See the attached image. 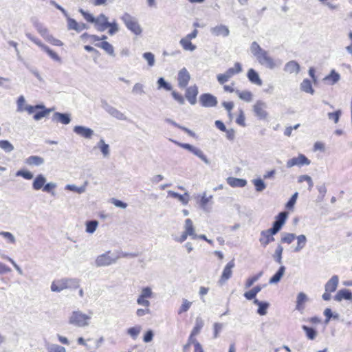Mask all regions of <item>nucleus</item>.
Listing matches in <instances>:
<instances>
[{"mask_svg": "<svg viewBox=\"0 0 352 352\" xmlns=\"http://www.w3.org/2000/svg\"><path fill=\"white\" fill-rule=\"evenodd\" d=\"M250 52L258 63L267 69H274L282 65L281 60L273 58L269 52L263 50L256 41L252 43Z\"/></svg>", "mask_w": 352, "mask_h": 352, "instance_id": "1", "label": "nucleus"}, {"mask_svg": "<svg viewBox=\"0 0 352 352\" xmlns=\"http://www.w3.org/2000/svg\"><path fill=\"white\" fill-rule=\"evenodd\" d=\"M129 255L135 256V254L122 252L120 254L111 253V251L98 255L95 260V265L96 267H106L113 265L121 257H126Z\"/></svg>", "mask_w": 352, "mask_h": 352, "instance_id": "2", "label": "nucleus"}, {"mask_svg": "<svg viewBox=\"0 0 352 352\" xmlns=\"http://www.w3.org/2000/svg\"><path fill=\"white\" fill-rule=\"evenodd\" d=\"M79 286V279L65 278L54 280L51 285V290L54 292H60L66 289H76Z\"/></svg>", "mask_w": 352, "mask_h": 352, "instance_id": "3", "label": "nucleus"}, {"mask_svg": "<svg viewBox=\"0 0 352 352\" xmlns=\"http://www.w3.org/2000/svg\"><path fill=\"white\" fill-rule=\"evenodd\" d=\"M90 315L85 314L81 311L77 310L72 312L69 317L68 322L70 324L78 327H85L89 325V320L91 318L92 312Z\"/></svg>", "mask_w": 352, "mask_h": 352, "instance_id": "4", "label": "nucleus"}, {"mask_svg": "<svg viewBox=\"0 0 352 352\" xmlns=\"http://www.w3.org/2000/svg\"><path fill=\"white\" fill-rule=\"evenodd\" d=\"M121 20L124 22L126 27L135 35H140L142 33V28L134 16H132L129 13H124L121 16Z\"/></svg>", "mask_w": 352, "mask_h": 352, "instance_id": "5", "label": "nucleus"}, {"mask_svg": "<svg viewBox=\"0 0 352 352\" xmlns=\"http://www.w3.org/2000/svg\"><path fill=\"white\" fill-rule=\"evenodd\" d=\"M170 140L171 142H173V143H175L176 145H177L184 149H186V150L189 151L190 152H191L192 153H193L195 155H196L200 160H201L206 164H207V165L210 164V162L209 160L208 159L206 155L204 153V152L200 148H197L190 144L181 143V142H177L172 139H170Z\"/></svg>", "mask_w": 352, "mask_h": 352, "instance_id": "6", "label": "nucleus"}, {"mask_svg": "<svg viewBox=\"0 0 352 352\" xmlns=\"http://www.w3.org/2000/svg\"><path fill=\"white\" fill-rule=\"evenodd\" d=\"M267 103L261 100L256 101L253 105V111L255 116L260 120H265L268 117V112L266 111Z\"/></svg>", "mask_w": 352, "mask_h": 352, "instance_id": "7", "label": "nucleus"}, {"mask_svg": "<svg viewBox=\"0 0 352 352\" xmlns=\"http://www.w3.org/2000/svg\"><path fill=\"white\" fill-rule=\"evenodd\" d=\"M102 108L112 117L120 120H126V117L125 115L122 113L120 111L115 108L114 107L110 105L107 102H102Z\"/></svg>", "mask_w": 352, "mask_h": 352, "instance_id": "8", "label": "nucleus"}, {"mask_svg": "<svg viewBox=\"0 0 352 352\" xmlns=\"http://www.w3.org/2000/svg\"><path fill=\"white\" fill-rule=\"evenodd\" d=\"M311 161L303 154H299L298 157H293L287 162V167L292 168L294 166H302L304 165H309Z\"/></svg>", "mask_w": 352, "mask_h": 352, "instance_id": "9", "label": "nucleus"}, {"mask_svg": "<svg viewBox=\"0 0 352 352\" xmlns=\"http://www.w3.org/2000/svg\"><path fill=\"white\" fill-rule=\"evenodd\" d=\"M73 131L78 136L85 139H91L94 135V130L81 125L75 126L73 129Z\"/></svg>", "mask_w": 352, "mask_h": 352, "instance_id": "10", "label": "nucleus"}, {"mask_svg": "<svg viewBox=\"0 0 352 352\" xmlns=\"http://www.w3.org/2000/svg\"><path fill=\"white\" fill-rule=\"evenodd\" d=\"M234 266L235 263L234 260H232L227 263L219 280V283L220 285L224 284L228 279L231 278L232 274V269L234 267Z\"/></svg>", "mask_w": 352, "mask_h": 352, "instance_id": "11", "label": "nucleus"}, {"mask_svg": "<svg viewBox=\"0 0 352 352\" xmlns=\"http://www.w3.org/2000/svg\"><path fill=\"white\" fill-rule=\"evenodd\" d=\"M199 102L204 107H213L217 104V99L210 94H204L199 97Z\"/></svg>", "mask_w": 352, "mask_h": 352, "instance_id": "12", "label": "nucleus"}, {"mask_svg": "<svg viewBox=\"0 0 352 352\" xmlns=\"http://www.w3.org/2000/svg\"><path fill=\"white\" fill-rule=\"evenodd\" d=\"M190 79V75L186 68L184 67L181 70L179 71L177 81L178 86L180 88H185L188 85L189 80Z\"/></svg>", "mask_w": 352, "mask_h": 352, "instance_id": "13", "label": "nucleus"}, {"mask_svg": "<svg viewBox=\"0 0 352 352\" xmlns=\"http://www.w3.org/2000/svg\"><path fill=\"white\" fill-rule=\"evenodd\" d=\"M94 23L96 28L99 32H104L107 29V25H109L108 18L104 14H100L95 18Z\"/></svg>", "mask_w": 352, "mask_h": 352, "instance_id": "14", "label": "nucleus"}, {"mask_svg": "<svg viewBox=\"0 0 352 352\" xmlns=\"http://www.w3.org/2000/svg\"><path fill=\"white\" fill-rule=\"evenodd\" d=\"M210 32L214 36L227 37L230 34L228 27L223 24L211 28Z\"/></svg>", "mask_w": 352, "mask_h": 352, "instance_id": "15", "label": "nucleus"}, {"mask_svg": "<svg viewBox=\"0 0 352 352\" xmlns=\"http://www.w3.org/2000/svg\"><path fill=\"white\" fill-rule=\"evenodd\" d=\"M198 94V88L196 85L190 86L186 90V98L191 104H195L197 102V96Z\"/></svg>", "mask_w": 352, "mask_h": 352, "instance_id": "16", "label": "nucleus"}, {"mask_svg": "<svg viewBox=\"0 0 352 352\" xmlns=\"http://www.w3.org/2000/svg\"><path fill=\"white\" fill-rule=\"evenodd\" d=\"M283 70L288 74H298L300 70V65L295 60L287 62L284 67Z\"/></svg>", "mask_w": 352, "mask_h": 352, "instance_id": "17", "label": "nucleus"}, {"mask_svg": "<svg viewBox=\"0 0 352 352\" xmlns=\"http://www.w3.org/2000/svg\"><path fill=\"white\" fill-rule=\"evenodd\" d=\"M334 300L337 302L342 300H352V293L346 289H340L335 295Z\"/></svg>", "mask_w": 352, "mask_h": 352, "instance_id": "18", "label": "nucleus"}, {"mask_svg": "<svg viewBox=\"0 0 352 352\" xmlns=\"http://www.w3.org/2000/svg\"><path fill=\"white\" fill-rule=\"evenodd\" d=\"M52 120L64 124H68L71 122V116L69 113L56 112L53 114Z\"/></svg>", "mask_w": 352, "mask_h": 352, "instance_id": "19", "label": "nucleus"}, {"mask_svg": "<svg viewBox=\"0 0 352 352\" xmlns=\"http://www.w3.org/2000/svg\"><path fill=\"white\" fill-rule=\"evenodd\" d=\"M339 278L337 275H333L325 284L324 289L327 292H334L338 285Z\"/></svg>", "mask_w": 352, "mask_h": 352, "instance_id": "20", "label": "nucleus"}, {"mask_svg": "<svg viewBox=\"0 0 352 352\" xmlns=\"http://www.w3.org/2000/svg\"><path fill=\"white\" fill-rule=\"evenodd\" d=\"M184 231L189 235L192 239L197 238V234L195 232V228L193 226V223L190 219H186L184 224Z\"/></svg>", "mask_w": 352, "mask_h": 352, "instance_id": "21", "label": "nucleus"}, {"mask_svg": "<svg viewBox=\"0 0 352 352\" xmlns=\"http://www.w3.org/2000/svg\"><path fill=\"white\" fill-rule=\"evenodd\" d=\"M46 181L47 179L43 175L39 174L36 175L32 183L33 189L34 190H39L41 188H43L44 185L46 183Z\"/></svg>", "mask_w": 352, "mask_h": 352, "instance_id": "22", "label": "nucleus"}, {"mask_svg": "<svg viewBox=\"0 0 352 352\" xmlns=\"http://www.w3.org/2000/svg\"><path fill=\"white\" fill-rule=\"evenodd\" d=\"M247 76L252 83L258 86L262 85V80L261 79L258 74L254 69H250L248 72Z\"/></svg>", "mask_w": 352, "mask_h": 352, "instance_id": "23", "label": "nucleus"}, {"mask_svg": "<svg viewBox=\"0 0 352 352\" xmlns=\"http://www.w3.org/2000/svg\"><path fill=\"white\" fill-rule=\"evenodd\" d=\"M44 162V159L37 155H32L25 160V163L29 166H38L43 164Z\"/></svg>", "mask_w": 352, "mask_h": 352, "instance_id": "24", "label": "nucleus"}, {"mask_svg": "<svg viewBox=\"0 0 352 352\" xmlns=\"http://www.w3.org/2000/svg\"><path fill=\"white\" fill-rule=\"evenodd\" d=\"M227 183L232 187H244L247 184V181L244 179L229 177L227 178Z\"/></svg>", "mask_w": 352, "mask_h": 352, "instance_id": "25", "label": "nucleus"}, {"mask_svg": "<svg viewBox=\"0 0 352 352\" xmlns=\"http://www.w3.org/2000/svg\"><path fill=\"white\" fill-rule=\"evenodd\" d=\"M295 239H296L297 242L294 251L295 252H299L305 247L307 239L305 234L296 235Z\"/></svg>", "mask_w": 352, "mask_h": 352, "instance_id": "26", "label": "nucleus"}, {"mask_svg": "<svg viewBox=\"0 0 352 352\" xmlns=\"http://www.w3.org/2000/svg\"><path fill=\"white\" fill-rule=\"evenodd\" d=\"M274 237L267 232L265 230L261 231L259 241L263 247H266L270 243L274 241Z\"/></svg>", "mask_w": 352, "mask_h": 352, "instance_id": "27", "label": "nucleus"}, {"mask_svg": "<svg viewBox=\"0 0 352 352\" xmlns=\"http://www.w3.org/2000/svg\"><path fill=\"white\" fill-rule=\"evenodd\" d=\"M265 286V285H264L263 286H261L260 285L255 286L250 290L245 292L244 297L249 300L254 299L256 294L259 293Z\"/></svg>", "mask_w": 352, "mask_h": 352, "instance_id": "28", "label": "nucleus"}, {"mask_svg": "<svg viewBox=\"0 0 352 352\" xmlns=\"http://www.w3.org/2000/svg\"><path fill=\"white\" fill-rule=\"evenodd\" d=\"M96 147L100 150L104 158L109 157L110 155L109 145L106 144L103 139L100 140V141L97 143Z\"/></svg>", "mask_w": 352, "mask_h": 352, "instance_id": "29", "label": "nucleus"}, {"mask_svg": "<svg viewBox=\"0 0 352 352\" xmlns=\"http://www.w3.org/2000/svg\"><path fill=\"white\" fill-rule=\"evenodd\" d=\"M95 45L104 50L109 55L111 56H115L114 48L109 42L102 41L101 43H96Z\"/></svg>", "mask_w": 352, "mask_h": 352, "instance_id": "30", "label": "nucleus"}, {"mask_svg": "<svg viewBox=\"0 0 352 352\" xmlns=\"http://www.w3.org/2000/svg\"><path fill=\"white\" fill-rule=\"evenodd\" d=\"M308 300L307 296L303 293L300 292L296 298V309L302 311L304 309V304Z\"/></svg>", "mask_w": 352, "mask_h": 352, "instance_id": "31", "label": "nucleus"}, {"mask_svg": "<svg viewBox=\"0 0 352 352\" xmlns=\"http://www.w3.org/2000/svg\"><path fill=\"white\" fill-rule=\"evenodd\" d=\"M288 214L287 212H281L276 217L275 221L273 225L278 228L279 230L281 229L282 226L285 224V221L287 218Z\"/></svg>", "mask_w": 352, "mask_h": 352, "instance_id": "32", "label": "nucleus"}, {"mask_svg": "<svg viewBox=\"0 0 352 352\" xmlns=\"http://www.w3.org/2000/svg\"><path fill=\"white\" fill-rule=\"evenodd\" d=\"M285 272V267L283 265H281L278 270L275 273V274L270 279L269 283L270 284H276L278 283L283 276L284 275Z\"/></svg>", "mask_w": 352, "mask_h": 352, "instance_id": "33", "label": "nucleus"}, {"mask_svg": "<svg viewBox=\"0 0 352 352\" xmlns=\"http://www.w3.org/2000/svg\"><path fill=\"white\" fill-rule=\"evenodd\" d=\"M235 93L236 94V95L241 100H242L246 102H250L253 100V94L250 91H241L236 89L235 91Z\"/></svg>", "mask_w": 352, "mask_h": 352, "instance_id": "34", "label": "nucleus"}, {"mask_svg": "<svg viewBox=\"0 0 352 352\" xmlns=\"http://www.w3.org/2000/svg\"><path fill=\"white\" fill-rule=\"evenodd\" d=\"M168 195L173 198L178 199L184 205H186L188 203L189 198H188V194L186 192L184 195H180L177 192H175L172 190L168 191Z\"/></svg>", "mask_w": 352, "mask_h": 352, "instance_id": "35", "label": "nucleus"}, {"mask_svg": "<svg viewBox=\"0 0 352 352\" xmlns=\"http://www.w3.org/2000/svg\"><path fill=\"white\" fill-rule=\"evenodd\" d=\"M179 43L184 50L192 52L196 49V46L191 43L190 40L186 37L182 38Z\"/></svg>", "mask_w": 352, "mask_h": 352, "instance_id": "36", "label": "nucleus"}, {"mask_svg": "<svg viewBox=\"0 0 352 352\" xmlns=\"http://www.w3.org/2000/svg\"><path fill=\"white\" fill-rule=\"evenodd\" d=\"M300 89L302 91H305L306 93H309L311 94H314V89L312 87L311 82L308 79H304L302 82L300 84Z\"/></svg>", "mask_w": 352, "mask_h": 352, "instance_id": "37", "label": "nucleus"}, {"mask_svg": "<svg viewBox=\"0 0 352 352\" xmlns=\"http://www.w3.org/2000/svg\"><path fill=\"white\" fill-rule=\"evenodd\" d=\"M241 71V65L239 63H236L234 67L229 68L225 73L229 77V78H230L235 74L240 73Z\"/></svg>", "mask_w": 352, "mask_h": 352, "instance_id": "38", "label": "nucleus"}, {"mask_svg": "<svg viewBox=\"0 0 352 352\" xmlns=\"http://www.w3.org/2000/svg\"><path fill=\"white\" fill-rule=\"evenodd\" d=\"M340 79V76L338 73L336 72L334 69L331 70V73L324 78V81H330L331 85H334Z\"/></svg>", "mask_w": 352, "mask_h": 352, "instance_id": "39", "label": "nucleus"}, {"mask_svg": "<svg viewBox=\"0 0 352 352\" xmlns=\"http://www.w3.org/2000/svg\"><path fill=\"white\" fill-rule=\"evenodd\" d=\"M87 184V183L85 182L83 186H80V187L76 186L74 184H67L65 186V189L70 190V191L76 192L78 194H82V193L85 192L86 190Z\"/></svg>", "mask_w": 352, "mask_h": 352, "instance_id": "40", "label": "nucleus"}, {"mask_svg": "<svg viewBox=\"0 0 352 352\" xmlns=\"http://www.w3.org/2000/svg\"><path fill=\"white\" fill-rule=\"evenodd\" d=\"M34 27L38 33L46 39L50 34H49L48 30L41 23L38 22L34 23Z\"/></svg>", "mask_w": 352, "mask_h": 352, "instance_id": "41", "label": "nucleus"}, {"mask_svg": "<svg viewBox=\"0 0 352 352\" xmlns=\"http://www.w3.org/2000/svg\"><path fill=\"white\" fill-rule=\"evenodd\" d=\"M42 50L46 52L50 56V57L54 60L59 63L61 62V58H60V56L47 45L42 46Z\"/></svg>", "mask_w": 352, "mask_h": 352, "instance_id": "42", "label": "nucleus"}, {"mask_svg": "<svg viewBox=\"0 0 352 352\" xmlns=\"http://www.w3.org/2000/svg\"><path fill=\"white\" fill-rule=\"evenodd\" d=\"M283 251V248L281 245L278 244L275 250L274 254L273 255V258L274 261L278 264L282 263V254Z\"/></svg>", "mask_w": 352, "mask_h": 352, "instance_id": "43", "label": "nucleus"}, {"mask_svg": "<svg viewBox=\"0 0 352 352\" xmlns=\"http://www.w3.org/2000/svg\"><path fill=\"white\" fill-rule=\"evenodd\" d=\"M46 349L47 352H66L64 346L56 344H48L46 345Z\"/></svg>", "mask_w": 352, "mask_h": 352, "instance_id": "44", "label": "nucleus"}, {"mask_svg": "<svg viewBox=\"0 0 352 352\" xmlns=\"http://www.w3.org/2000/svg\"><path fill=\"white\" fill-rule=\"evenodd\" d=\"M255 186V190L257 192H262L266 188V184L263 179L258 178L254 179L252 181Z\"/></svg>", "mask_w": 352, "mask_h": 352, "instance_id": "45", "label": "nucleus"}, {"mask_svg": "<svg viewBox=\"0 0 352 352\" xmlns=\"http://www.w3.org/2000/svg\"><path fill=\"white\" fill-rule=\"evenodd\" d=\"M98 226V221L96 220L88 221L86 222V232L93 234Z\"/></svg>", "mask_w": 352, "mask_h": 352, "instance_id": "46", "label": "nucleus"}, {"mask_svg": "<svg viewBox=\"0 0 352 352\" xmlns=\"http://www.w3.org/2000/svg\"><path fill=\"white\" fill-rule=\"evenodd\" d=\"M302 329L306 333V336L308 339L313 340L316 338L317 336V332L314 329L309 327L306 325H303L302 327Z\"/></svg>", "mask_w": 352, "mask_h": 352, "instance_id": "47", "label": "nucleus"}, {"mask_svg": "<svg viewBox=\"0 0 352 352\" xmlns=\"http://www.w3.org/2000/svg\"><path fill=\"white\" fill-rule=\"evenodd\" d=\"M262 275H263V272H260L257 274L248 278L246 280V282L245 284V288H249V287H252L256 281L258 280V279L262 276Z\"/></svg>", "mask_w": 352, "mask_h": 352, "instance_id": "48", "label": "nucleus"}, {"mask_svg": "<svg viewBox=\"0 0 352 352\" xmlns=\"http://www.w3.org/2000/svg\"><path fill=\"white\" fill-rule=\"evenodd\" d=\"M0 148L6 153H10L14 149V146L8 140H0Z\"/></svg>", "mask_w": 352, "mask_h": 352, "instance_id": "49", "label": "nucleus"}, {"mask_svg": "<svg viewBox=\"0 0 352 352\" xmlns=\"http://www.w3.org/2000/svg\"><path fill=\"white\" fill-rule=\"evenodd\" d=\"M0 235L3 236L8 243L14 244L16 243L15 236L10 232L1 231Z\"/></svg>", "mask_w": 352, "mask_h": 352, "instance_id": "50", "label": "nucleus"}, {"mask_svg": "<svg viewBox=\"0 0 352 352\" xmlns=\"http://www.w3.org/2000/svg\"><path fill=\"white\" fill-rule=\"evenodd\" d=\"M141 329L142 327L140 326H135L128 329L127 333L133 339H136L139 333H140Z\"/></svg>", "mask_w": 352, "mask_h": 352, "instance_id": "51", "label": "nucleus"}, {"mask_svg": "<svg viewBox=\"0 0 352 352\" xmlns=\"http://www.w3.org/2000/svg\"><path fill=\"white\" fill-rule=\"evenodd\" d=\"M296 236L294 233H283L281 237V242L290 244L295 239Z\"/></svg>", "mask_w": 352, "mask_h": 352, "instance_id": "52", "label": "nucleus"}, {"mask_svg": "<svg viewBox=\"0 0 352 352\" xmlns=\"http://www.w3.org/2000/svg\"><path fill=\"white\" fill-rule=\"evenodd\" d=\"M16 176L22 177L25 179L30 180L33 178V174L29 171L25 170H19L16 173Z\"/></svg>", "mask_w": 352, "mask_h": 352, "instance_id": "53", "label": "nucleus"}, {"mask_svg": "<svg viewBox=\"0 0 352 352\" xmlns=\"http://www.w3.org/2000/svg\"><path fill=\"white\" fill-rule=\"evenodd\" d=\"M56 188V184L54 182L45 183L43 190L44 192L51 193L53 196L55 195L54 190Z\"/></svg>", "mask_w": 352, "mask_h": 352, "instance_id": "54", "label": "nucleus"}, {"mask_svg": "<svg viewBox=\"0 0 352 352\" xmlns=\"http://www.w3.org/2000/svg\"><path fill=\"white\" fill-rule=\"evenodd\" d=\"M43 109V111H38L34 114V119L35 120H40L43 118L47 116L52 111L51 109H45V107Z\"/></svg>", "mask_w": 352, "mask_h": 352, "instance_id": "55", "label": "nucleus"}, {"mask_svg": "<svg viewBox=\"0 0 352 352\" xmlns=\"http://www.w3.org/2000/svg\"><path fill=\"white\" fill-rule=\"evenodd\" d=\"M142 56L150 67H153L155 65V56L151 52H145Z\"/></svg>", "mask_w": 352, "mask_h": 352, "instance_id": "56", "label": "nucleus"}, {"mask_svg": "<svg viewBox=\"0 0 352 352\" xmlns=\"http://www.w3.org/2000/svg\"><path fill=\"white\" fill-rule=\"evenodd\" d=\"M158 89L163 88L167 91L172 89V86L166 82L164 78L161 77L157 80Z\"/></svg>", "mask_w": 352, "mask_h": 352, "instance_id": "57", "label": "nucleus"}, {"mask_svg": "<svg viewBox=\"0 0 352 352\" xmlns=\"http://www.w3.org/2000/svg\"><path fill=\"white\" fill-rule=\"evenodd\" d=\"M342 111L339 109L333 113H328L327 116L329 120H333L334 123H338Z\"/></svg>", "mask_w": 352, "mask_h": 352, "instance_id": "58", "label": "nucleus"}, {"mask_svg": "<svg viewBox=\"0 0 352 352\" xmlns=\"http://www.w3.org/2000/svg\"><path fill=\"white\" fill-rule=\"evenodd\" d=\"M45 106L42 104H37L35 106L25 105L24 107V111H26L29 114L33 113L36 109H44Z\"/></svg>", "mask_w": 352, "mask_h": 352, "instance_id": "59", "label": "nucleus"}, {"mask_svg": "<svg viewBox=\"0 0 352 352\" xmlns=\"http://www.w3.org/2000/svg\"><path fill=\"white\" fill-rule=\"evenodd\" d=\"M191 304H192V302L188 301V300L183 299L182 305L178 311V314H181L183 312L187 311L189 309V308L190 307Z\"/></svg>", "mask_w": 352, "mask_h": 352, "instance_id": "60", "label": "nucleus"}, {"mask_svg": "<svg viewBox=\"0 0 352 352\" xmlns=\"http://www.w3.org/2000/svg\"><path fill=\"white\" fill-rule=\"evenodd\" d=\"M79 12L87 22L94 23V22L95 21V17L91 14L85 11L83 9L81 8L79 9Z\"/></svg>", "mask_w": 352, "mask_h": 352, "instance_id": "61", "label": "nucleus"}, {"mask_svg": "<svg viewBox=\"0 0 352 352\" xmlns=\"http://www.w3.org/2000/svg\"><path fill=\"white\" fill-rule=\"evenodd\" d=\"M109 28L108 32L110 35L115 34L119 30L118 23H116V21H113V22H111V23L109 22V25H107V28Z\"/></svg>", "mask_w": 352, "mask_h": 352, "instance_id": "62", "label": "nucleus"}, {"mask_svg": "<svg viewBox=\"0 0 352 352\" xmlns=\"http://www.w3.org/2000/svg\"><path fill=\"white\" fill-rule=\"evenodd\" d=\"M132 93L133 94H143L144 93L143 85L139 82L135 83L133 87Z\"/></svg>", "mask_w": 352, "mask_h": 352, "instance_id": "63", "label": "nucleus"}, {"mask_svg": "<svg viewBox=\"0 0 352 352\" xmlns=\"http://www.w3.org/2000/svg\"><path fill=\"white\" fill-rule=\"evenodd\" d=\"M142 297H144L145 298H151L153 296V292L151 287H146L142 288L141 291L140 295Z\"/></svg>", "mask_w": 352, "mask_h": 352, "instance_id": "64", "label": "nucleus"}]
</instances>
